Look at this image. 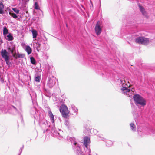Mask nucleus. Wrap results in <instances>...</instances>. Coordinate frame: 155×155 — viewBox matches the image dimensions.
<instances>
[{
    "label": "nucleus",
    "instance_id": "nucleus-1",
    "mask_svg": "<svg viewBox=\"0 0 155 155\" xmlns=\"http://www.w3.org/2000/svg\"><path fill=\"white\" fill-rule=\"evenodd\" d=\"M121 84L123 87L121 88L122 92L124 94L128 95L129 97L131 96L133 94L134 89L130 90L128 88L130 86L129 82L127 84L125 83L126 81L124 80H121Z\"/></svg>",
    "mask_w": 155,
    "mask_h": 155
},
{
    "label": "nucleus",
    "instance_id": "nucleus-2",
    "mask_svg": "<svg viewBox=\"0 0 155 155\" xmlns=\"http://www.w3.org/2000/svg\"><path fill=\"white\" fill-rule=\"evenodd\" d=\"M133 98L135 104L137 106L140 105L144 106L146 105V101L143 97L139 95L135 94Z\"/></svg>",
    "mask_w": 155,
    "mask_h": 155
},
{
    "label": "nucleus",
    "instance_id": "nucleus-3",
    "mask_svg": "<svg viewBox=\"0 0 155 155\" xmlns=\"http://www.w3.org/2000/svg\"><path fill=\"white\" fill-rule=\"evenodd\" d=\"M0 108L2 113H6L9 112L12 114H15L18 113V112L17 109L13 106H10L8 107V109H6L3 105H0Z\"/></svg>",
    "mask_w": 155,
    "mask_h": 155
},
{
    "label": "nucleus",
    "instance_id": "nucleus-4",
    "mask_svg": "<svg viewBox=\"0 0 155 155\" xmlns=\"http://www.w3.org/2000/svg\"><path fill=\"white\" fill-rule=\"evenodd\" d=\"M59 110L63 117L65 118L68 117V114L69 113V111L66 105H62L60 107Z\"/></svg>",
    "mask_w": 155,
    "mask_h": 155
},
{
    "label": "nucleus",
    "instance_id": "nucleus-5",
    "mask_svg": "<svg viewBox=\"0 0 155 155\" xmlns=\"http://www.w3.org/2000/svg\"><path fill=\"white\" fill-rule=\"evenodd\" d=\"M135 42L139 44L147 45L150 42V40L148 38L140 37L137 38L135 40Z\"/></svg>",
    "mask_w": 155,
    "mask_h": 155
},
{
    "label": "nucleus",
    "instance_id": "nucleus-6",
    "mask_svg": "<svg viewBox=\"0 0 155 155\" xmlns=\"http://www.w3.org/2000/svg\"><path fill=\"white\" fill-rule=\"evenodd\" d=\"M56 78L54 76L51 75L48 78L47 85L49 87L51 88L53 87L55 83Z\"/></svg>",
    "mask_w": 155,
    "mask_h": 155
},
{
    "label": "nucleus",
    "instance_id": "nucleus-7",
    "mask_svg": "<svg viewBox=\"0 0 155 155\" xmlns=\"http://www.w3.org/2000/svg\"><path fill=\"white\" fill-rule=\"evenodd\" d=\"M1 54L2 58L5 60L10 58L9 54L6 50L2 49L1 51Z\"/></svg>",
    "mask_w": 155,
    "mask_h": 155
},
{
    "label": "nucleus",
    "instance_id": "nucleus-8",
    "mask_svg": "<svg viewBox=\"0 0 155 155\" xmlns=\"http://www.w3.org/2000/svg\"><path fill=\"white\" fill-rule=\"evenodd\" d=\"M95 31L97 35H99L101 32V28L100 27V22L98 21L95 27Z\"/></svg>",
    "mask_w": 155,
    "mask_h": 155
},
{
    "label": "nucleus",
    "instance_id": "nucleus-9",
    "mask_svg": "<svg viewBox=\"0 0 155 155\" xmlns=\"http://www.w3.org/2000/svg\"><path fill=\"white\" fill-rule=\"evenodd\" d=\"M30 95L31 97L32 102L34 105L35 106V105H37L38 106V103L36 101V93L32 92L30 94Z\"/></svg>",
    "mask_w": 155,
    "mask_h": 155
},
{
    "label": "nucleus",
    "instance_id": "nucleus-10",
    "mask_svg": "<svg viewBox=\"0 0 155 155\" xmlns=\"http://www.w3.org/2000/svg\"><path fill=\"white\" fill-rule=\"evenodd\" d=\"M84 144L86 147H87V146L90 144V138L87 137H85L84 140Z\"/></svg>",
    "mask_w": 155,
    "mask_h": 155
},
{
    "label": "nucleus",
    "instance_id": "nucleus-11",
    "mask_svg": "<svg viewBox=\"0 0 155 155\" xmlns=\"http://www.w3.org/2000/svg\"><path fill=\"white\" fill-rule=\"evenodd\" d=\"M48 115L52 124H54V116L51 110L48 111Z\"/></svg>",
    "mask_w": 155,
    "mask_h": 155
},
{
    "label": "nucleus",
    "instance_id": "nucleus-12",
    "mask_svg": "<svg viewBox=\"0 0 155 155\" xmlns=\"http://www.w3.org/2000/svg\"><path fill=\"white\" fill-rule=\"evenodd\" d=\"M4 5L0 1V14H3L4 13Z\"/></svg>",
    "mask_w": 155,
    "mask_h": 155
},
{
    "label": "nucleus",
    "instance_id": "nucleus-13",
    "mask_svg": "<svg viewBox=\"0 0 155 155\" xmlns=\"http://www.w3.org/2000/svg\"><path fill=\"white\" fill-rule=\"evenodd\" d=\"M25 50L28 55L30 54L32 52V50L30 47L28 45H27L26 46Z\"/></svg>",
    "mask_w": 155,
    "mask_h": 155
},
{
    "label": "nucleus",
    "instance_id": "nucleus-14",
    "mask_svg": "<svg viewBox=\"0 0 155 155\" xmlns=\"http://www.w3.org/2000/svg\"><path fill=\"white\" fill-rule=\"evenodd\" d=\"M139 7L140 8V10L143 15L144 16L147 17V13L145 11L144 9V8L142 6H141L140 5H139Z\"/></svg>",
    "mask_w": 155,
    "mask_h": 155
},
{
    "label": "nucleus",
    "instance_id": "nucleus-15",
    "mask_svg": "<svg viewBox=\"0 0 155 155\" xmlns=\"http://www.w3.org/2000/svg\"><path fill=\"white\" fill-rule=\"evenodd\" d=\"M13 57H15L16 59L18 58H22L24 57V55L21 54H20L18 53L17 54L16 53H15L14 54H13Z\"/></svg>",
    "mask_w": 155,
    "mask_h": 155
},
{
    "label": "nucleus",
    "instance_id": "nucleus-16",
    "mask_svg": "<svg viewBox=\"0 0 155 155\" xmlns=\"http://www.w3.org/2000/svg\"><path fill=\"white\" fill-rule=\"evenodd\" d=\"M76 152L78 155H84L83 153L81 150V148L79 146H77L76 147Z\"/></svg>",
    "mask_w": 155,
    "mask_h": 155
},
{
    "label": "nucleus",
    "instance_id": "nucleus-17",
    "mask_svg": "<svg viewBox=\"0 0 155 155\" xmlns=\"http://www.w3.org/2000/svg\"><path fill=\"white\" fill-rule=\"evenodd\" d=\"M8 51L11 52L12 54H13V53L15 51V47L14 45H12L8 48Z\"/></svg>",
    "mask_w": 155,
    "mask_h": 155
},
{
    "label": "nucleus",
    "instance_id": "nucleus-18",
    "mask_svg": "<svg viewBox=\"0 0 155 155\" xmlns=\"http://www.w3.org/2000/svg\"><path fill=\"white\" fill-rule=\"evenodd\" d=\"M5 38L6 40L9 41L12 40L14 39L13 37L10 33H9L8 35L5 36Z\"/></svg>",
    "mask_w": 155,
    "mask_h": 155
},
{
    "label": "nucleus",
    "instance_id": "nucleus-19",
    "mask_svg": "<svg viewBox=\"0 0 155 155\" xmlns=\"http://www.w3.org/2000/svg\"><path fill=\"white\" fill-rule=\"evenodd\" d=\"M130 126L131 129L132 131L134 132L136 131V126L133 123H131L130 124Z\"/></svg>",
    "mask_w": 155,
    "mask_h": 155
},
{
    "label": "nucleus",
    "instance_id": "nucleus-20",
    "mask_svg": "<svg viewBox=\"0 0 155 155\" xmlns=\"http://www.w3.org/2000/svg\"><path fill=\"white\" fill-rule=\"evenodd\" d=\"M35 111V114L32 113V114H34V116L35 119H37L38 118V114L37 113H38V111H37L36 107L35 106V108L34 109Z\"/></svg>",
    "mask_w": 155,
    "mask_h": 155
},
{
    "label": "nucleus",
    "instance_id": "nucleus-21",
    "mask_svg": "<svg viewBox=\"0 0 155 155\" xmlns=\"http://www.w3.org/2000/svg\"><path fill=\"white\" fill-rule=\"evenodd\" d=\"M51 132L53 134L54 136L57 137L59 135V133H58L57 131H55L54 129L51 130Z\"/></svg>",
    "mask_w": 155,
    "mask_h": 155
},
{
    "label": "nucleus",
    "instance_id": "nucleus-22",
    "mask_svg": "<svg viewBox=\"0 0 155 155\" xmlns=\"http://www.w3.org/2000/svg\"><path fill=\"white\" fill-rule=\"evenodd\" d=\"M9 14L11 16L13 17L14 18H18L17 16L16 15V14L14 13L12 11H11L9 12Z\"/></svg>",
    "mask_w": 155,
    "mask_h": 155
},
{
    "label": "nucleus",
    "instance_id": "nucleus-23",
    "mask_svg": "<svg viewBox=\"0 0 155 155\" xmlns=\"http://www.w3.org/2000/svg\"><path fill=\"white\" fill-rule=\"evenodd\" d=\"M69 138L68 137V140H69L72 143H74V145H75L76 144V142L75 141V138L74 137H69V138Z\"/></svg>",
    "mask_w": 155,
    "mask_h": 155
},
{
    "label": "nucleus",
    "instance_id": "nucleus-24",
    "mask_svg": "<svg viewBox=\"0 0 155 155\" xmlns=\"http://www.w3.org/2000/svg\"><path fill=\"white\" fill-rule=\"evenodd\" d=\"M71 109L74 112L76 113V114L77 115V112L78 111V109H77L76 107L74 105H72Z\"/></svg>",
    "mask_w": 155,
    "mask_h": 155
},
{
    "label": "nucleus",
    "instance_id": "nucleus-25",
    "mask_svg": "<svg viewBox=\"0 0 155 155\" xmlns=\"http://www.w3.org/2000/svg\"><path fill=\"white\" fill-rule=\"evenodd\" d=\"M31 31L33 35V38H36L37 35V31L35 30L32 29Z\"/></svg>",
    "mask_w": 155,
    "mask_h": 155
},
{
    "label": "nucleus",
    "instance_id": "nucleus-26",
    "mask_svg": "<svg viewBox=\"0 0 155 155\" xmlns=\"http://www.w3.org/2000/svg\"><path fill=\"white\" fill-rule=\"evenodd\" d=\"M9 59L10 58H9L5 60V61L6 64L9 67L11 66L12 65L11 63L9 61Z\"/></svg>",
    "mask_w": 155,
    "mask_h": 155
},
{
    "label": "nucleus",
    "instance_id": "nucleus-27",
    "mask_svg": "<svg viewBox=\"0 0 155 155\" xmlns=\"http://www.w3.org/2000/svg\"><path fill=\"white\" fill-rule=\"evenodd\" d=\"M3 34L5 36L8 33V30L6 27H4L3 29Z\"/></svg>",
    "mask_w": 155,
    "mask_h": 155
},
{
    "label": "nucleus",
    "instance_id": "nucleus-28",
    "mask_svg": "<svg viewBox=\"0 0 155 155\" xmlns=\"http://www.w3.org/2000/svg\"><path fill=\"white\" fill-rule=\"evenodd\" d=\"M112 142L110 140H107L106 142V146L108 147L112 145Z\"/></svg>",
    "mask_w": 155,
    "mask_h": 155
},
{
    "label": "nucleus",
    "instance_id": "nucleus-29",
    "mask_svg": "<svg viewBox=\"0 0 155 155\" xmlns=\"http://www.w3.org/2000/svg\"><path fill=\"white\" fill-rule=\"evenodd\" d=\"M86 148L87 149L86 150H85L86 153L88 154H90L91 152V150L90 148L88 147V146H87V147Z\"/></svg>",
    "mask_w": 155,
    "mask_h": 155
},
{
    "label": "nucleus",
    "instance_id": "nucleus-30",
    "mask_svg": "<svg viewBox=\"0 0 155 155\" xmlns=\"http://www.w3.org/2000/svg\"><path fill=\"white\" fill-rule=\"evenodd\" d=\"M35 80L36 82H39V76L38 75H37L36 74L35 75Z\"/></svg>",
    "mask_w": 155,
    "mask_h": 155
},
{
    "label": "nucleus",
    "instance_id": "nucleus-31",
    "mask_svg": "<svg viewBox=\"0 0 155 155\" xmlns=\"http://www.w3.org/2000/svg\"><path fill=\"white\" fill-rule=\"evenodd\" d=\"M31 63L32 64H35V61L33 57H31Z\"/></svg>",
    "mask_w": 155,
    "mask_h": 155
},
{
    "label": "nucleus",
    "instance_id": "nucleus-32",
    "mask_svg": "<svg viewBox=\"0 0 155 155\" xmlns=\"http://www.w3.org/2000/svg\"><path fill=\"white\" fill-rule=\"evenodd\" d=\"M34 8L35 9H39L38 7V4L37 2H35V4H34Z\"/></svg>",
    "mask_w": 155,
    "mask_h": 155
},
{
    "label": "nucleus",
    "instance_id": "nucleus-33",
    "mask_svg": "<svg viewBox=\"0 0 155 155\" xmlns=\"http://www.w3.org/2000/svg\"><path fill=\"white\" fill-rule=\"evenodd\" d=\"M12 10L17 14H18L19 13V10L16 8H13Z\"/></svg>",
    "mask_w": 155,
    "mask_h": 155
},
{
    "label": "nucleus",
    "instance_id": "nucleus-34",
    "mask_svg": "<svg viewBox=\"0 0 155 155\" xmlns=\"http://www.w3.org/2000/svg\"><path fill=\"white\" fill-rule=\"evenodd\" d=\"M39 16H40L41 17H42L43 16V12L41 10H40L39 9Z\"/></svg>",
    "mask_w": 155,
    "mask_h": 155
},
{
    "label": "nucleus",
    "instance_id": "nucleus-35",
    "mask_svg": "<svg viewBox=\"0 0 155 155\" xmlns=\"http://www.w3.org/2000/svg\"><path fill=\"white\" fill-rule=\"evenodd\" d=\"M34 45H35V46H36L37 51H38L39 50H38V48L39 47V44H38L35 43V44H34Z\"/></svg>",
    "mask_w": 155,
    "mask_h": 155
},
{
    "label": "nucleus",
    "instance_id": "nucleus-36",
    "mask_svg": "<svg viewBox=\"0 0 155 155\" xmlns=\"http://www.w3.org/2000/svg\"><path fill=\"white\" fill-rule=\"evenodd\" d=\"M93 132L94 134H96L97 133V130L96 129H94L93 130Z\"/></svg>",
    "mask_w": 155,
    "mask_h": 155
},
{
    "label": "nucleus",
    "instance_id": "nucleus-37",
    "mask_svg": "<svg viewBox=\"0 0 155 155\" xmlns=\"http://www.w3.org/2000/svg\"><path fill=\"white\" fill-rule=\"evenodd\" d=\"M23 147H22L19 150V151H20V154L22 152V149H23Z\"/></svg>",
    "mask_w": 155,
    "mask_h": 155
},
{
    "label": "nucleus",
    "instance_id": "nucleus-38",
    "mask_svg": "<svg viewBox=\"0 0 155 155\" xmlns=\"http://www.w3.org/2000/svg\"><path fill=\"white\" fill-rule=\"evenodd\" d=\"M68 124H69V122H68V121H66L65 122V124L66 125H68Z\"/></svg>",
    "mask_w": 155,
    "mask_h": 155
},
{
    "label": "nucleus",
    "instance_id": "nucleus-39",
    "mask_svg": "<svg viewBox=\"0 0 155 155\" xmlns=\"http://www.w3.org/2000/svg\"><path fill=\"white\" fill-rule=\"evenodd\" d=\"M88 154V155H91L90 153L89 154Z\"/></svg>",
    "mask_w": 155,
    "mask_h": 155
},
{
    "label": "nucleus",
    "instance_id": "nucleus-40",
    "mask_svg": "<svg viewBox=\"0 0 155 155\" xmlns=\"http://www.w3.org/2000/svg\"><path fill=\"white\" fill-rule=\"evenodd\" d=\"M61 138V137H59L58 138V139H59Z\"/></svg>",
    "mask_w": 155,
    "mask_h": 155
},
{
    "label": "nucleus",
    "instance_id": "nucleus-41",
    "mask_svg": "<svg viewBox=\"0 0 155 155\" xmlns=\"http://www.w3.org/2000/svg\"><path fill=\"white\" fill-rule=\"evenodd\" d=\"M18 155H20V153H19V154H18Z\"/></svg>",
    "mask_w": 155,
    "mask_h": 155
}]
</instances>
